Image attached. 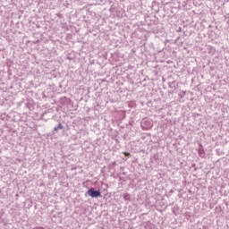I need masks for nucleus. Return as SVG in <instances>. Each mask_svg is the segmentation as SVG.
<instances>
[{
  "label": "nucleus",
  "instance_id": "obj_1",
  "mask_svg": "<svg viewBox=\"0 0 229 229\" xmlns=\"http://www.w3.org/2000/svg\"><path fill=\"white\" fill-rule=\"evenodd\" d=\"M87 194L88 196H90V198H99V196H101V191L91 187L88 190Z\"/></svg>",
  "mask_w": 229,
  "mask_h": 229
},
{
  "label": "nucleus",
  "instance_id": "obj_2",
  "mask_svg": "<svg viewBox=\"0 0 229 229\" xmlns=\"http://www.w3.org/2000/svg\"><path fill=\"white\" fill-rule=\"evenodd\" d=\"M141 126L144 130H149V128H153V123L149 120H144L141 123Z\"/></svg>",
  "mask_w": 229,
  "mask_h": 229
},
{
  "label": "nucleus",
  "instance_id": "obj_3",
  "mask_svg": "<svg viewBox=\"0 0 229 229\" xmlns=\"http://www.w3.org/2000/svg\"><path fill=\"white\" fill-rule=\"evenodd\" d=\"M58 130H64V126L62 123H58L56 126L54 127V131H58Z\"/></svg>",
  "mask_w": 229,
  "mask_h": 229
}]
</instances>
